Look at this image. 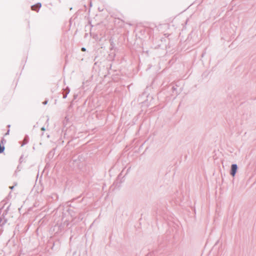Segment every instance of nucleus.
<instances>
[{
    "instance_id": "obj_5",
    "label": "nucleus",
    "mask_w": 256,
    "mask_h": 256,
    "mask_svg": "<svg viewBox=\"0 0 256 256\" xmlns=\"http://www.w3.org/2000/svg\"><path fill=\"white\" fill-rule=\"evenodd\" d=\"M42 130H45V128H42Z\"/></svg>"
},
{
    "instance_id": "obj_4",
    "label": "nucleus",
    "mask_w": 256,
    "mask_h": 256,
    "mask_svg": "<svg viewBox=\"0 0 256 256\" xmlns=\"http://www.w3.org/2000/svg\"><path fill=\"white\" fill-rule=\"evenodd\" d=\"M82 52H85V51L86 50V48H82Z\"/></svg>"
},
{
    "instance_id": "obj_1",
    "label": "nucleus",
    "mask_w": 256,
    "mask_h": 256,
    "mask_svg": "<svg viewBox=\"0 0 256 256\" xmlns=\"http://www.w3.org/2000/svg\"><path fill=\"white\" fill-rule=\"evenodd\" d=\"M237 170V166L235 164H232V172L231 174L234 176Z\"/></svg>"
},
{
    "instance_id": "obj_3",
    "label": "nucleus",
    "mask_w": 256,
    "mask_h": 256,
    "mask_svg": "<svg viewBox=\"0 0 256 256\" xmlns=\"http://www.w3.org/2000/svg\"><path fill=\"white\" fill-rule=\"evenodd\" d=\"M4 150V147L0 143V154L2 153Z\"/></svg>"
},
{
    "instance_id": "obj_2",
    "label": "nucleus",
    "mask_w": 256,
    "mask_h": 256,
    "mask_svg": "<svg viewBox=\"0 0 256 256\" xmlns=\"http://www.w3.org/2000/svg\"><path fill=\"white\" fill-rule=\"evenodd\" d=\"M40 7V4H38L36 5L32 6V9L33 10H36L38 8H39Z\"/></svg>"
}]
</instances>
